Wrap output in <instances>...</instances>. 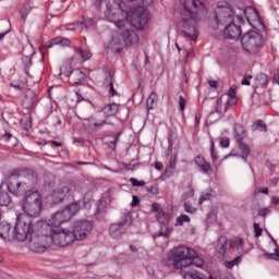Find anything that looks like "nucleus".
Returning a JSON list of instances; mask_svg holds the SVG:
<instances>
[{
    "label": "nucleus",
    "instance_id": "nucleus-34",
    "mask_svg": "<svg viewBox=\"0 0 279 279\" xmlns=\"http://www.w3.org/2000/svg\"><path fill=\"white\" fill-rule=\"evenodd\" d=\"M184 223H191V218L183 214L175 219V226H184Z\"/></svg>",
    "mask_w": 279,
    "mask_h": 279
},
{
    "label": "nucleus",
    "instance_id": "nucleus-24",
    "mask_svg": "<svg viewBox=\"0 0 279 279\" xmlns=\"http://www.w3.org/2000/svg\"><path fill=\"white\" fill-rule=\"evenodd\" d=\"M234 136H235V141L236 143H243V141L245 140V136H247V133H245V129L241 125H236L234 128Z\"/></svg>",
    "mask_w": 279,
    "mask_h": 279
},
{
    "label": "nucleus",
    "instance_id": "nucleus-39",
    "mask_svg": "<svg viewBox=\"0 0 279 279\" xmlns=\"http://www.w3.org/2000/svg\"><path fill=\"white\" fill-rule=\"evenodd\" d=\"M184 210L185 213H189L190 215H195L197 213V209L191 205L190 202L184 203Z\"/></svg>",
    "mask_w": 279,
    "mask_h": 279
},
{
    "label": "nucleus",
    "instance_id": "nucleus-42",
    "mask_svg": "<svg viewBox=\"0 0 279 279\" xmlns=\"http://www.w3.org/2000/svg\"><path fill=\"white\" fill-rule=\"evenodd\" d=\"M228 245V240H223V243L218 245V254L219 256H226V246Z\"/></svg>",
    "mask_w": 279,
    "mask_h": 279
},
{
    "label": "nucleus",
    "instance_id": "nucleus-26",
    "mask_svg": "<svg viewBox=\"0 0 279 279\" xmlns=\"http://www.w3.org/2000/svg\"><path fill=\"white\" fill-rule=\"evenodd\" d=\"M229 245L232 250H236V252L243 251V239L241 238H233L229 241Z\"/></svg>",
    "mask_w": 279,
    "mask_h": 279
},
{
    "label": "nucleus",
    "instance_id": "nucleus-25",
    "mask_svg": "<svg viewBox=\"0 0 279 279\" xmlns=\"http://www.w3.org/2000/svg\"><path fill=\"white\" fill-rule=\"evenodd\" d=\"M56 45H61V47H69V45H71V40L64 37H56L50 40V44L48 47L51 48Z\"/></svg>",
    "mask_w": 279,
    "mask_h": 279
},
{
    "label": "nucleus",
    "instance_id": "nucleus-29",
    "mask_svg": "<svg viewBox=\"0 0 279 279\" xmlns=\"http://www.w3.org/2000/svg\"><path fill=\"white\" fill-rule=\"evenodd\" d=\"M12 204V198L8 192L0 190V206H10Z\"/></svg>",
    "mask_w": 279,
    "mask_h": 279
},
{
    "label": "nucleus",
    "instance_id": "nucleus-15",
    "mask_svg": "<svg viewBox=\"0 0 279 279\" xmlns=\"http://www.w3.org/2000/svg\"><path fill=\"white\" fill-rule=\"evenodd\" d=\"M65 221H69V218L64 216L63 211H58L51 217L48 223H44L41 226V230H44V232H47L45 226H49L50 228H60V225L65 223Z\"/></svg>",
    "mask_w": 279,
    "mask_h": 279
},
{
    "label": "nucleus",
    "instance_id": "nucleus-36",
    "mask_svg": "<svg viewBox=\"0 0 279 279\" xmlns=\"http://www.w3.org/2000/svg\"><path fill=\"white\" fill-rule=\"evenodd\" d=\"M253 130H260V132H267V125L263 120H257L253 124Z\"/></svg>",
    "mask_w": 279,
    "mask_h": 279
},
{
    "label": "nucleus",
    "instance_id": "nucleus-16",
    "mask_svg": "<svg viewBox=\"0 0 279 279\" xmlns=\"http://www.w3.org/2000/svg\"><path fill=\"white\" fill-rule=\"evenodd\" d=\"M121 38L124 47H130V45H138V34L132 29H124L121 33Z\"/></svg>",
    "mask_w": 279,
    "mask_h": 279
},
{
    "label": "nucleus",
    "instance_id": "nucleus-32",
    "mask_svg": "<svg viewBox=\"0 0 279 279\" xmlns=\"http://www.w3.org/2000/svg\"><path fill=\"white\" fill-rule=\"evenodd\" d=\"M157 221H159L161 226H167V223H169V215L163 210L158 211Z\"/></svg>",
    "mask_w": 279,
    "mask_h": 279
},
{
    "label": "nucleus",
    "instance_id": "nucleus-54",
    "mask_svg": "<svg viewBox=\"0 0 279 279\" xmlns=\"http://www.w3.org/2000/svg\"><path fill=\"white\" fill-rule=\"evenodd\" d=\"M269 213H271V210L269 208H262L258 211V216L259 217H265L266 215H269Z\"/></svg>",
    "mask_w": 279,
    "mask_h": 279
},
{
    "label": "nucleus",
    "instance_id": "nucleus-60",
    "mask_svg": "<svg viewBox=\"0 0 279 279\" xmlns=\"http://www.w3.org/2000/svg\"><path fill=\"white\" fill-rule=\"evenodd\" d=\"M269 256H270V258H272L274 260H279V252H278V248H275V254H270Z\"/></svg>",
    "mask_w": 279,
    "mask_h": 279
},
{
    "label": "nucleus",
    "instance_id": "nucleus-57",
    "mask_svg": "<svg viewBox=\"0 0 279 279\" xmlns=\"http://www.w3.org/2000/svg\"><path fill=\"white\" fill-rule=\"evenodd\" d=\"M250 80H252V75H247L242 80V86H250Z\"/></svg>",
    "mask_w": 279,
    "mask_h": 279
},
{
    "label": "nucleus",
    "instance_id": "nucleus-3",
    "mask_svg": "<svg viewBox=\"0 0 279 279\" xmlns=\"http://www.w3.org/2000/svg\"><path fill=\"white\" fill-rule=\"evenodd\" d=\"M168 263L173 269H179L183 279H186V269L189 267H204V259L197 255V252L184 245L175 246L169 252Z\"/></svg>",
    "mask_w": 279,
    "mask_h": 279
},
{
    "label": "nucleus",
    "instance_id": "nucleus-40",
    "mask_svg": "<svg viewBox=\"0 0 279 279\" xmlns=\"http://www.w3.org/2000/svg\"><path fill=\"white\" fill-rule=\"evenodd\" d=\"M155 101H156V93H151L149 98L147 99V108H148V110H154Z\"/></svg>",
    "mask_w": 279,
    "mask_h": 279
},
{
    "label": "nucleus",
    "instance_id": "nucleus-64",
    "mask_svg": "<svg viewBox=\"0 0 279 279\" xmlns=\"http://www.w3.org/2000/svg\"><path fill=\"white\" fill-rule=\"evenodd\" d=\"M50 143H51V145H53L54 147H62V143H60V142L51 141Z\"/></svg>",
    "mask_w": 279,
    "mask_h": 279
},
{
    "label": "nucleus",
    "instance_id": "nucleus-33",
    "mask_svg": "<svg viewBox=\"0 0 279 279\" xmlns=\"http://www.w3.org/2000/svg\"><path fill=\"white\" fill-rule=\"evenodd\" d=\"M32 12V5L29 4H24L20 11V14L24 21V23L27 21V15Z\"/></svg>",
    "mask_w": 279,
    "mask_h": 279
},
{
    "label": "nucleus",
    "instance_id": "nucleus-14",
    "mask_svg": "<svg viewBox=\"0 0 279 279\" xmlns=\"http://www.w3.org/2000/svg\"><path fill=\"white\" fill-rule=\"evenodd\" d=\"M22 181L26 187H28V193H32V191H38L36 190V184H38V174L34 172V170L26 169L24 171V179Z\"/></svg>",
    "mask_w": 279,
    "mask_h": 279
},
{
    "label": "nucleus",
    "instance_id": "nucleus-52",
    "mask_svg": "<svg viewBox=\"0 0 279 279\" xmlns=\"http://www.w3.org/2000/svg\"><path fill=\"white\" fill-rule=\"evenodd\" d=\"M220 145H221L225 149H227V147H230V140L227 138V137H222V138L220 140Z\"/></svg>",
    "mask_w": 279,
    "mask_h": 279
},
{
    "label": "nucleus",
    "instance_id": "nucleus-20",
    "mask_svg": "<svg viewBox=\"0 0 279 279\" xmlns=\"http://www.w3.org/2000/svg\"><path fill=\"white\" fill-rule=\"evenodd\" d=\"M229 100L227 101V105L225 107V112H228L234 104H236V86H231L227 93Z\"/></svg>",
    "mask_w": 279,
    "mask_h": 279
},
{
    "label": "nucleus",
    "instance_id": "nucleus-44",
    "mask_svg": "<svg viewBox=\"0 0 279 279\" xmlns=\"http://www.w3.org/2000/svg\"><path fill=\"white\" fill-rule=\"evenodd\" d=\"M210 197H213V194H210V193L202 194V196L198 199V205L202 206V204H204L205 202H208V199H210Z\"/></svg>",
    "mask_w": 279,
    "mask_h": 279
},
{
    "label": "nucleus",
    "instance_id": "nucleus-62",
    "mask_svg": "<svg viewBox=\"0 0 279 279\" xmlns=\"http://www.w3.org/2000/svg\"><path fill=\"white\" fill-rule=\"evenodd\" d=\"M257 192L263 193L264 195H269V189H267V187H264L262 191H260V187H258Z\"/></svg>",
    "mask_w": 279,
    "mask_h": 279
},
{
    "label": "nucleus",
    "instance_id": "nucleus-53",
    "mask_svg": "<svg viewBox=\"0 0 279 279\" xmlns=\"http://www.w3.org/2000/svg\"><path fill=\"white\" fill-rule=\"evenodd\" d=\"M223 105V100L221 98L217 99V105H216V112L217 114H221V106Z\"/></svg>",
    "mask_w": 279,
    "mask_h": 279
},
{
    "label": "nucleus",
    "instance_id": "nucleus-27",
    "mask_svg": "<svg viewBox=\"0 0 279 279\" xmlns=\"http://www.w3.org/2000/svg\"><path fill=\"white\" fill-rule=\"evenodd\" d=\"M88 27H93V19L87 17L82 22H77L72 29H88Z\"/></svg>",
    "mask_w": 279,
    "mask_h": 279
},
{
    "label": "nucleus",
    "instance_id": "nucleus-48",
    "mask_svg": "<svg viewBox=\"0 0 279 279\" xmlns=\"http://www.w3.org/2000/svg\"><path fill=\"white\" fill-rule=\"evenodd\" d=\"M179 106L181 112H184V108H186V99L184 98V96H179Z\"/></svg>",
    "mask_w": 279,
    "mask_h": 279
},
{
    "label": "nucleus",
    "instance_id": "nucleus-11",
    "mask_svg": "<svg viewBox=\"0 0 279 279\" xmlns=\"http://www.w3.org/2000/svg\"><path fill=\"white\" fill-rule=\"evenodd\" d=\"M93 232V222L90 220H78L72 226V236L74 241H85Z\"/></svg>",
    "mask_w": 279,
    "mask_h": 279
},
{
    "label": "nucleus",
    "instance_id": "nucleus-59",
    "mask_svg": "<svg viewBox=\"0 0 279 279\" xmlns=\"http://www.w3.org/2000/svg\"><path fill=\"white\" fill-rule=\"evenodd\" d=\"M109 95L111 97H114V95H117V90L114 89V84L113 85H109Z\"/></svg>",
    "mask_w": 279,
    "mask_h": 279
},
{
    "label": "nucleus",
    "instance_id": "nucleus-28",
    "mask_svg": "<svg viewBox=\"0 0 279 279\" xmlns=\"http://www.w3.org/2000/svg\"><path fill=\"white\" fill-rule=\"evenodd\" d=\"M74 51L75 53H77V56H81L82 62H86V60H90V58L93 57V53H90V50L88 49H81L75 47Z\"/></svg>",
    "mask_w": 279,
    "mask_h": 279
},
{
    "label": "nucleus",
    "instance_id": "nucleus-61",
    "mask_svg": "<svg viewBox=\"0 0 279 279\" xmlns=\"http://www.w3.org/2000/svg\"><path fill=\"white\" fill-rule=\"evenodd\" d=\"M144 8H147V5H151L154 3V0H140Z\"/></svg>",
    "mask_w": 279,
    "mask_h": 279
},
{
    "label": "nucleus",
    "instance_id": "nucleus-30",
    "mask_svg": "<svg viewBox=\"0 0 279 279\" xmlns=\"http://www.w3.org/2000/svg\"><path fill=\"white\" fill-rule=\"evenodd\" d=\"M104 125H111L114 126V122H112V120H110V118H107L105 120H101L99 122H95L94 123V130L95 132H98V130H101L104 128Z\"/></svg>",
    "mask_w": 279,
    "mask_h": 279
},
{
    "label": "nucleus",
    "instance_id": "nucleus-18",
    "mask_svg": "<svg viewBox=\"0 0 279 279\" xmlns=\"http://www.w3.org/2000/svg\"><path fill=\"white\" fill-rule=\"evenodd\" d=\"M194 163L196 167H199L203 173H208L209 171H213V167L210 163L206 161V159L202 156H196L194 158Z\"/></svg>",
    "mask_w": 279,
    "mask_h": 279
},
{
    "label": "nucleus",
    "instance_id": "nucleus-38",
    "mask_svg": "<svg viewBox=\"0 0 279 279\" xmlns=\"http://www.w3.org/2000/svg\"><path fill=\"white\" fill-rule=\"evenodd\" d=\"M238 145L242 154H246V156H250L251 154L250 145L245 144L244 142H240Z\"/></svg>",
    "mask_w": 279,
    "mask_h": 279
},
{
    "label": "nucleus",
    "instance_id": "nucleus-35",
    "mask_svg": "<svg viewBox=\"0 0 279 279\" xmlns=\"http://www.w3.org/2000/svg\"><path fill=\"white\" fill-rule=\"evenodd\" d=\"M195 196V190L192 185L187 186V191L182 195L183 202H186V199H191V197Z\"/></svg>",
    "mask_w": 279,
    "mask_h": 279
},
{
    "label": "nucleus",
    "instance_id": "nucleus-41",
    "mask_svg": "<svg viewBox=\"0 0 279 279\" xmlns=\"http://www.w3.org/2000/svg\"><path fill=\"white\" fill-rule=\"evenodd\" d=\"M256 80H257V84H259V86H265L269 78H268L267 74H259Z\"/></svg>",
    "mask_w": 279,
    "mask_h": 279
},
{
    "label": "nucleus",
    "instance_id": "nucleus-55",
    "mask_svg": "<svg viewBox=\"0 0 279 279\" xmlns=\"http://www.w3.org/2000/svg\"><path fill=\"white\" fill-rule=\"evenodd\" d=\"M151 210H153V213H157V215H158V213H160V210H162V209H160V205L158 203H153Z\"/></svg>",
    "mask_w": 279,
    "mask_h": 279
},
{
    "label": "nucleus",
    "instance_id": "nucleus-51",
    "mask_svg": "<svg viewBox=\"0 0 279 279\" xmlns=\"http://www.w3.org/2000/svg\"><path fill=\"white\" fill-rule=\"evenodd\" d=\"M140 204H141V199L138 198V196L133 195L130 206L132 208H136V206H138Z\"/></svg>",
    "mask_w": 279,
    "mask_h": 279
},
{
    "label": "nucleus",
    "instance_id": "nucleus-23",
    "mask_svg": "<svg viewBox=\"0 0 279 279\" xmlns=\"http://www.w3.org/2000/svg\"><path fill=\"white\" fill-rule=\"evenodd\" d=\"M123 37L121 35L113 36L111 40L109 41V49H116V51H119V47H123Z\"/></svg>",
    "mask_w": 279,
    "mask_h": 279
},
{
    "label": "nucleus",
    "instance_id": "nucleus-50",
    "mask_svg": "<svg viewBox=\"0 0 279 279\" xmlns=\"http://www.w3.org/2000/svg\"><path fill=\"white\" fill-rule=\"evenodd\" d=\"M114 84V82L112 81V74L109 73L105 80V86L108 88L110 86H112Z\"/></svg>",
    "mask_w": 279,
    "mask_h": 279
},
{
    "label": "nucleus",
    "instance_id": "nucleus-56",
    "mask_svg": "<svg viewBox=\"0 0 279 279\" xmlns=\"http://www.w3.org/2000/svg\"><path fill=\"white\" fill-rule=\"evenodd\" d=\"M270 204H271V206H279V197L278 196H271Z\"/></svg>",
    "mask_w": 279,
    "mask_h": 279
},
{
    "label": "nucleus",
    "instance_id": "nucleus-19",
    "mask_svg": "<svg viewBox=\"0 0 279 279\" xmlns=\"http://www.w3.org/2000/svg\"><path fill=\"white\" fill-rule=\"evenodd\" d=\"M177 165H178V155H171L169 159V165L163 172V177L171 178V175H173L175 171Z\"/></svg>",
    "mask_w": 279,
    "mask_h": 279
},
{
    "label": "nucleus",
    "instance_id": "nucleus-63",
    "mask_svg": "<svg viewBox=\"0 0 279 279\" xmlns=\"http://www.w3.org/2000/svg\"><path fill=\"white\" fill-rule=\"evenodd\" d=\"M210 88H217V81H208Z\"/></svg>",
    "mask_w": 279,
    "mask_h": 279
},
{
    "label": "nucleus",
    "instance_id": "nucleus-10",
    "mask_svg": "<svg viewBox=\"0 0 279 279\" xmlns=\"http://www.w3.org/2000/svg\"><path fill=\"white\" fill-rule=\"evenodd\" d=\"M27 239H29V248L32 252H35V254H44V252H47V247L51 245L49 233L43 229L41 235H34V232H32L31 236Z\"/></svg>",
    "mask_w": 279,
    "mask_h": 279
},
{
    "label": "nucleus",
    "instance_id": "nucleus-45",
    "mask_svg": "<svg viewBox=\"0 0 279 279\" xmlns=\"http://www.w3.org/2000/svg\"><path fill=\"white\" fill-rule=\"evenodd\" d=\"M255 236L258 239L259 236H263V229L260 228L259 223H254L253 225Z\"/></svg>",
    "mask_w": 279,
    "mask_h": 279
},
{
    "label": "nucleus",
    "instance_id": "nucleus-4",
    "mask_svg": "<svg viewBox=\"0 0 279 279\" xmlns=\"http://www.w3.org/2000/svg\"><path fill=\"white\" fill-rule=\"evenodd\" d=\"M32 232H34V222H32V218L23 214L17 215L13 232L9 222H0V239L3 241H10V239L21 242L27 241Z\"/></svg>",
    "mask_w": 279,
    "mask_h": 279
},
{
    "label": "nucleus",
    "instance_id": "nucleus-31",
    "mask_svg": "<svg viewBox=\"0 0 279 279\" xmlns=\"http://www.w3.org/2000/svg\"><path fill=\"white\" fill-rule=\"evenodd\" d=\"M186 279H204V275L197 270L185 269Z\"/></svg>",
    "mask_w": 279,
    "mask_h": 279
},
{
    "label": "nucleus",
    "instance_id": "nucleus-17",
    "mask_svg": "<svg viewBox=\"0 0 279 279\" xmlns=\"http://www.w3.org/2000/svg\"><path fill=\"white\" fill-rule=\"evenodd\" d=\"M80 210H82V203L81 202H74V203L68 205L61 211L65 216V219H68V221H70V219L72 217H75V215H77V213H80Z\"/></svg>",
    "mask_w": 279,
    "mask_h": 279
},
{
    "label": "nucleus",
    "instance_id": "nucleus-6",
    "mask_svg": "<svg viewBox=\"0 0 279 279\" xmlns=\"http://www.w3.org/2000/svg\"><path fill=\"white\" fill-rule=\"evenodd\" d=\"M241 45L246 53L256 56L265 47V38L256 31H248L242 36Z\"/></svg>",
    "mask_w": 279,
    "mask_h": 279
},
{
    "label": "nucleus",
    "instance_id": "nucleus-43",
    "mask_svg": "<svg viewBox=\"0 0 279 279\" xmlns=\"http://www.w3.org/2000/svg\"><path fill=\"white\" fill-rule=\"evenodd\" d=\"M121 138V132H119L114 137L113 141L110 142L109 147L110 149H117V143H119V140Z\"/></svg>",
    "mask_w": 279,
    "mask_h": 279
},
{
    "label": "nucleus",
    "instance_id": "nucleus-12",
    "mask_svg": "<svg viewBox=\"0 0 279 279\" xmlns=\"http://www.w3.org/2000/svg\"><path fill=\"white\" fill-rule=\"evenodd\" d=\"M132 226V214H124L118 223H112L109 228V234L112 239H121Z\"/></svg>",
    "mask_w": 279,
    "mask_h": 279
},
{
    "label": "nucleus",
    "instance_id": "nucleus-13",
    "mask_svg": "<svg viewBox=\"0 0 279 279\" xmlns=\"http://www.w3.org/2000/svg\"><path fill=\"white\" fill-rule=\"evenodd\" d=\"M241 25L231 22L223 31V37L228 40H239L242 34Z\"/></svg>",
    "mask_w": 279,
    "mask_h": 279
},
{
    "label": "nucleus",
    "instance_id": "nucleus-58",
    "mask_svg": "<svg viewBox=\"0 0 279 279\" xmlns=\"http://www.w3.org/2000/svg\"><path fill=\"white\" fill-rule=\"evenodd\" d=\"M155 169H157V171H162V169H165V165H162L160 161H156Z\"/></svg>",
    "mask_w": 279,
    "mask_h": 279
},
{
    "label": "nucleus",
    "instance_id": "nucleus-37",
    "mask_svg": "<svg viewBox=\"0 0 279 279\" xmlns=\"http://www.w3.org/2000/svg\"><path fill=\"white\" fill-rule=\"evenodd\" d=\"M241 260H242V256H238L233 260L226 262L225 267H227V269H232V267L239 265V263H241Z\"/></svg>",
    "mask_w": 279,
    "mask_h": 279
},
{
    "label": "nucleus",
    "instance_id": "nucleus-47",
    "mask_svg": "<svg viewBox=\"0 0 279 279\" xmlns=\"http://www.w3.org/2000/svg\"><path fill=\"white\" fill-rule=\"evenodd\" d=\"M130 182L132 186H145V181H140L136 178H131Z\"/></svg>",
    "mask_w": 279,
    "mask_h": 279
},
{
    "label": "nucleus",
    "instance_id": "nucleus-1",
    "mask_svg": "<svg viewBox=\"0 0 279 279\" xmlns=\"http://www.w3.org/2000/svg\"><path fill=\"white\" fill-rule=\"evenodd\" d=\"M106 4L105 19L113 23L118 29H123L128 23L135 29H145L149 23V12L145 7L132 9L129 13L123 10V0H102Z\"/></svg>",
    "mask_w": 279,
    "mask_h": 279
},
{
    "label": "nucleus",
    "instance_id": "nucleus-2",
    "mask_svg": "<svg viewBox=\"0 0 279 279\" xmlns=\"http://www.w3.org/2000/svg\"><path fill=\"white\" fill-rule=\"evenodd\" d=\"M181 3L183 5V13L178 27L191 40H197V27L195 25L208 14L206 4L198 0H181Z\"/></svg>",
    "mask_w": 279,
    "mask_h": 279
},
{
    "label": "nucleus",
    "instance_id": "nucleus-21",
    "mask_svg": "<svg viewBox=\"0 0 279 279\" xmlns=\"http://www.w3.org/2000/svg\"><path fill=\"white\" fill-rule=\"evenodd\" d=\"M101 112L107 118L117 117V114L119 113V106L114 102L109 104L102 108Z\"/></svg>",
    "mask_w": 279,
    "mask_h": 279
},
{
    "label": "nucleus",
    "instance_id": "nucleus-22",
    "mask_svg": "<svg viewBox=\"0 0 279 279\" xmlns=\"http://www.w3.org/2000/svg\"><path fill=\"white\" fill-rule=\"evenodd\" d=\"M69 77L73 84L80 85L86 80V74L83 71L75 70L70 73Z\"/></svg>",
    "mask_w": 279,
    "mask_h": 279
},
{
    "label": "nucleus",
    "instance_id": "nucleus-9",
    "mask_svg": "<svg viewBox=\"0 0 279 279\" xmlns=\"http://www.w3.org/2000/svg\"><path fill=\"white\" fill-rule=\"evenodd\" d=\"M19 170H14L11 175L7 179V187L9 193L21 197V195H27L29 190L23 180L19 179Z\"/></svg>",
    "mask_w": 279,
    "mask_h": 279
},
{
    "label": "nucleus",
    "instance_id": "nucleus-49",
    "mask_svg": "<svg viewBox=\"0 0 279 279\" xmlns=\"http://www.w3.org/2000/svg\"><path fill=\"white\" fill-rule=\"evenodd\" d=\"M210 154L213 162H215L219 158V156H217V151L215 150V142H211Z\"/></svg>",
    "mask_w": 279,
    "mask_h": 279
},
{
    "label": "nucleus",
    "instance_id": "nucleus-46",
    "mask_svg": "<svg viewBox=\"0 0 279 279\" xmlns=\"http://www.w3.org/2000/svg\"><path fill=\"white\" fill-rule=\"evenodd\" d=\"M146 191H147V193H150V195H158V193H160V190L156 185L146 186Z\"/></svg>",
    "mask_w": 279,
    "mask_h": 279
},
{
    "label": "nucleus",
    "instance_id": "nucleus-5",
    "mask_svg": "<svg viewBox=\"0 0 279 279\" xmlns=\"http://www.w3.org/2000/svg\"><path fill=\"white\" fill-rule=\"evenodd\" d=\"M22 210L28 219L32 217H40L43 211V196L38 191L27 192L22 202Z\"/></svg>",
    "mask_w": 279,
    "mask_h": 279
},
{
    "label": "nucleus",
    "instance_id": "nucleus-7",
    "mask_svg": "<svg viewBox=\"0 0 279 279\" xmlns=\"http://www.w3.org/2000/svg\"><path fill=\"white\" fill-rule=\"evenodd\" d=\"M45 230L48 234V241L57 245L58 247H66L72 243H75L73 233L69 229L52 228L45 226Z\"/></svg>",
    "mask_w": 279,
    "mask_h": 279
},
{
    "label": "nucleus",
    "instance_id": "nucleus-8",
    "mask_svg": "<svg viewBox=\"0 0 279 279\" xmlns=\"http://www.w3.org/2000/svg\"><path fill=\"white\" fill-rule=\"evenodd\" d=\"M77 191V185L75 181H66L61 183L57 189H54L50 195L51 202L54 204H62L64 199H69Z\"/></svg>",
    "mask_w": 279,
    "mask_h": 279
}]
</instances>
